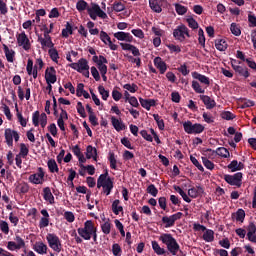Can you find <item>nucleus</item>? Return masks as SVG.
I'll return each instance as SVG.
<instances>
[{
    "label": "nucleus",
    "mask_w": 256,
    "mask_h": 256,
    "mask_svg": "<svg viewBox=\"0 0 256 256\" xmlns=\"http://www.w3.org/2000/svg\"><path fill=\"white\" fill-rule=\"evenodd\" d=\"M78 235H80L82 239H85V241H89L92 235L93 240L97 241V228L93 225V221L87 220L84 224V228L78 229Z\"/></svg>",
    "instance_id": "f257e3e1"
},
{
    "label": "nucleus",
    "mask_w": 256,
    "mask_h": 256,
    "mask_svg": "<svg viewBox=\"0 0 256 256\" xmlns=\"http://www.w3.org/2000/svg\"><path fill=\"white\" fill-rule=\"evenodd\" d=\"M108 175L109 172L101 174L97 180V188L101 189L102 187L103 193H106V195H110L113 189V181L109 177L107 178Z\"/></svg>",
    "instance_id": "f03ea898"
},
{
    "label": "nucleus",
    "mask_w": 256,
    "mask_h": 256,
    "mask_svg": "<svg viewBox=\"0 0 256 256\" xmlns=\"http://www.w3.org/2000/svg\"><path fill=\"white\" fill-rule=\"evenodd\" d=\"M160 239L164 245H167V249L171 254L177 255V251H179V244L171 234H163Z\"/></svg>",
    "instance_id": "7ed1b4c3"
},
{
    "label": "nucleus",
    "mask_w": 256,
    "mask_h": 256,
    "mask_svg": "<svg viewBox=\"0 0 256 256\" xmlns=\"http://www.w3.org/2000/svg\"><path fill=\"white\" fill-rule=\"evenodd\" d=\"M184 131L189 135L193 133H203L205 131V126L201 124H193L191 121H187L183 123Z\"/></svg>",
    "instance_id": "20e7f679"
},
{
    "label": "nucleus",
    "mask_w": 256,
    "mask_h": 256,
    "mask_svg": "<svg viewBox=\"0 0 256 256\" xmlns=\"http://www.w3.org/2000/svg\"><path fill=\"white\" fill-rule=\"evenodd\" d=\"M4 136L8 147H13V138L16 143L19 141V133L11 128L5 130Z\"/></svg>",
    "instance_id": "39448f33"
},
{
    "label": "nucleus",
    "mask_w": 256,
    "mask_h": 256,
    "mask_svg": "<svg viewBox=\"0 0 256 256\" xmlns=\"http://www.w3.org/2000/svg\"><path fill=\"white\" fill-rule=\"evenodd\" d=\"M47 241L53 251H56V253L61 252V242L59 241V237L55 236L54 234H48Z\"/></svg>",
    "instance_id": "423d86ee"
},
{
    "label": "nucleus",
    "mask_w": 256,
    "mask_h": 256,
    "mask_svg": "<svg viewBox=\"0 0 256 256\" xmlns=\"http://www.w3.org/2000/svg\"><path fill=\"white\" fill-rule=\"evenodd\" d=\"M224 179L229 183V185H235L236 187H239L241 185V179H243V173L238 172L233 176L225 175Z\"/></svg>",
    "instance_id": "0eeeda50"
},
{
    "label": "nucleus",
    "mask_w": 256,
    "mask_h": 256,
    "mask_svg": "<svg viewBox=\"0 0 256 256\" xmlns=\"http://www.w3.org/2000/svg\"><path fill=\"white\" fill-rule=\"evenodd\" d=\"M185 35L189 37V29H187L185 25L179 26L173 32V36L179 41H185Z\"/></svg>",
    "instance_id": "6e6552de"
},
{
    "label": "nucleus",
    "mask_w": 256,
    "mask_h": 256,
    "mask_svg": "<svg viewBox=\"0 0 256 256\" xmlns=\"http://www.w3.org/2000/svg\"><path fill=\"white\" fill-rule=\"evenodd\" d=\"M70 67L79 73H83V71H89V64H87V60L83 58L80 59L78 63L70 64Z\"/></svg>",
    "instance_id": "1a4fd4ad"
},
{
    "label": "nucleus",
    "mask_w": 256,
    "mask_h": 256,
    "mask_svg": "<svg viewBox=\"0 0 256 256\" xmlns=\"http://www.w3.org/2000/svg\"><path fill=\"white\" fill-rule=\"evenodd\" d=\"M18 45L20 47H23L25 51H29L31 49V43H29V38L27 37V34L25 32H22L17 37Z\"/></svg>",
    "instance_id": "9d476101"
},
{
    "label": "nucleus",
    "mask_w": 256,
    "mask_h": 256,
    "mask_svg": "<svg viewBox=\"0 0 256 256\" xmlns=\"http://www.w3.org/2000/svg\"><path fill=\"white\" fill-rule=\"evenodd\" d=\"M183 216V213L178 212L172 216H164L162 218V222L166 223V227H173V225H175V221L181 219V217Z\"/></svg>",
    "instance_id": "9b49d317"
},
{
    "label": "nucleus",
    "mask_w": 256,
    "mask_h": 256,
    "mask_svg": "<svg viewBox=\"0 0 256 256\" xmlns=\"http://www.w3.org/2000/svg\"><path fill=\"white\" fill-rule=\"evenodd\" d=\"M55 68L54 67H50V69H46L45 72V79L47 84L49 83H57V75L55 74Z\"/></svg>",
    "instance_id": "f8f14e48"
},
{
    "label": "nucleus",
    "mask_w": 256,
    "mask_h": 256,
    "mask_svg": "<svg viewBox=\"0 0 256 256\" xmlns=\"http://www.w3.org/2000/svg\"><path fill=\"white\" fill-rule=\"evenodd\" d=\"M235 63H236L235 60H233L231 62V65H232V68L234 69V71H236V73H238V75H241V77H245V79H247V77H249V70H247V67H242Z\"/></svg>",
    "instance_id": "ddd939ff"
},
{
    "label": "nucleus",
    "mask_w": 256,
    "mask_h": 256,
    "mask_svg": "<svg viewBox=\"0 0 256 256\" xmlns=\"http://www.w3.org/2000/svg\"><path fill=\"white\" fill-rule=\"evenodd\" d=\"M44 177L45 173H43V169L39 168L38 173L29 176V181L35 185H39V183H42Z\"/></svg>",
    "instance_id": "4468645a"
},
{
    "label": "nucleus",
    "mask_w": 256,
    "mask_h": 256,
    "mask_svg": "<svg viewBox=\"0 0 256 256\" xmlns=\"http://www.w3.org/2000/svg\"><path fill=\"white\" fill-rule=\"evenodd\" d=\"M120 46L124 51H131L134 57H139L141 55V52H139L138 48L135 47L134 45L127 44V43H120Z\"/></svg>",
    "instance_id": "2eb2a0df"
},
{
    "label": "nucleus",
    "mask_w": 256,
    "mask_h": 256,
    "mask_svg": "<svg viewBox=\"0 0 256 256\" xmlns=\"http://www.w3.org/2000/svg\"><path fill=\"white\" fill-rule=\"evenodd\" d=\"M114 37L115 39H118V41H127L128 43H131V41H133V36L125 32H116L114 33Z\"/></svg>",
    "instance_id": "dca6fc26"
},
{
    "label": "nucleus",
    "mask_w": 256,
    "mask_h": 256,
    "mask_svg": "<svg viewBox=\"0 0 256 256\" xmlns=\"http://www.w3.org/2000/svg\"><path fill=\"white\" fill-rule=\"evenodd\" d=\"M154 65L159 69L161 75L167 71V64L161 59V57H156L154 59Z\"/></svg>",
    "instance_id": "f3484780"
},
{
    "label": "nucleus",
    "mask_w": 256,
    "mask_h": 256,
    "mask_svg": "<svg viewBox=\"0 0 256 256\" xmlns=\"http://www.w3.org/2000/svg\"><path fill=\"white\" fill-rule=\"evenodd\" d=\"M228 169H230V171H232V173H235V171H241V170L245 169V164H243L242 162H238L237 160H233L228 165Z\"/></svg>",
    "instance_id": "a211bd4d"
},
{
    "label": "nucleus",
    "mask_w": 256,
    "mask_h": 256,
    "mask_svg": "<svg viewBox=\"0 0 256 256\" xmlns=\"http://www.w3.org/2000/svg\"><path fill=\"white\" fill-rule=\"evenodd\" d=\"M201 101H203L204 105L207 109H213L217 103H215V100L211 99L209 96L201 95L200 96Z\"/></svg>",
    "instance_id": "6ab92c4d"
},
{
    "label": "nucleus",
    "mask_w": 256,
    "mask_h": 256,
    "mask_svg": "<svg viewBox=\"0 0 256 256\" xmlns=\"http://www.w3.org/2000/svg\"><path fill=\"white\" fill-rule=\"evenodd\" d=\"M43 193L45 201H48L50 205H53V203H55V197L53 196V193H51V188H44Z\"/></svg>",
    "instance_id": "aec40b11"
},
{
    "label": "nucleus",
    "mask_w": 256,
    "mask_h": 256,
    "mask_svg": "<svg viewBox=\"0 0 256 256\" xmlns=\"http://www.w3.org/2000/svg\"><path fill=\"white\" fill-rule=\"evenodd\" d=\"M86 158L87 159H94L97 161V149L93 148V146L89 145L86 148Z\"/></svg>",
    "instance_id": "412c9836"
},
{
    "label": "nucleus",
    "mask_w": 256,
    "mask_h": 256,
    "mask_svg": "<svg viewBox=\"0 0 256 256\" xmlns=\"http://www.w3.org/2000/svg\"><path fill=\"white\" fill-rule=\"evenodd\" d=\"M140 105L144 109H147V111H149V109H151V107H155V100L154 99H143V98H140Z\"/></svg>",
    "instance_id": "4be33fe9"
},
{
    "label": "nucleus",
    "mask_w": 256,
    "mask_h": 256,
    "mask_svg": "<svg viewBox=\"0 0 256 256\" xmlns=\"http://www.w3.org/2000/svg\"><path fill=\"white\" fill-rule=\"evenodd\" d=\"M112 125L116 131H125V124L119 119L112 117L111 118Z\"/></svg>",
    "instance_id": "5701e85b"
},
{
    "label": "nucleus",
    "mask_w": 256,
    "mask_h": 256,
    "mask_svg": "<svg viewBox=\"0 0 256 256\" xmlns=\"http://www.w3.org/2000/svg\"><path fill=\"white\" fill-rule=\"evenodd\" d=\"M92 10L101 19H107V13H105L103 10H101V7H99L97 4H92Z\"/></svg>",
    "instance_id": "b1692460"
},
{
    "label": "nucleus",
    "mask_w": 256,
    "mask_h": 256,
    "mask_svg": "<svg viewBox=\"0 0 256 256\" xmlns=\"http://www.w3.org/2000/svg\"><path fill=\"white\" fill-rule=\"evenodd\" d=\"M149 5L154 13H161L163 11L157 0H149Z\"/></svg>",
    "instance_id": "393cba45"
},
{
    "label": "nucleus",
    "mask_w": 256,
    "mask_h": 256,
    "mask_svg": "<svg viewBox=\"0 0 256 256\" xmlns=\"http://www.w3.org/2000/svg\"><path fill=\"white\" fill-rule=\"evenodd\" d=\"M4 47V52L6 55V59L9 63H13V58L15 57V51L13 50H9V47H7V45H3Z\"/></svg>",
    "instance_id": "a878e982"
},
{
    "label": "nucleus",
    "mask_w": 256,
    "mask_h": 256,
    "mask_svg": "<svg viewBox=\"0 0 256 256\" xmlns=\"http://www.w3.org/2000/svg\"><path fill=\"white\" fill-rule=\"evenodd\" d=\"M192 77L194 78V79H198V81H200V83H204V85H209V78H207V76H205V75H202V74H199V73H197V72H194L193 74H192Z\"/></svg>",
    "instance_id": "bb28decb"
},
{
    "label": "nucleus",
    "mask_w": 256,
    "mask_h": 256,
    "mask_svg": "<svg viewBox=\"0 0 256 256\" xmlns=\"http://www.w3.org/2000/svg\"><path fill=\"white\" fill-rule=\"evenodd\" d=\"M215 47L218 51H225L227 49V42L223 39L215 40Z\"/></svg>",
    "instance_id": "cd10ccee"
},
{
    "label": "nucleus",
    "mask_w": 256,
    "mask_h": 256,
    "mask_svg": "<svg viewBox=\"0 0 256 256\" xmlns=\"http://www.w3.org/2000/svg\"><path fill=\"white\" fill-rule=\"evenodd\" d=\"M39 43L42 45V49H45V47H48L49 49H53L55 47V44H53V41L51 40H43V37H38Z\"/></svg>",
    "instance_id": "c85d7f7f"
},
{
    "label": "nucleus",
    "mask_w": 256,
    "mask_h": 256,
    "mask_svg": "<svg viewBox=\"0 0 256 256\" xmlns=\"http://www.w3.org/2000/svg\"><path fill=\"white\" fill-rule=\"evenodd\" d=\"M213 153H216V155H219L220 157H224V159H227V157L230 156L229 150L225 147L217 148L216 151H213Z\"/></svg>",
    "instance_id": "c756f323"
},
{
    "label": "nucleus",
    "mask_w": 256,
    "mask_h": 256,
    "mask_svg": "<svg viewBox=\"0 0 256 256\" xmlns=\"http://www.w3.org/2000/svg\"><path fill=\"white\" fill-rule=\"evenodd\" d=\"M233 219H236V221H240L243 223L245 219V210L239 209L235 214H232Z\"/></svg>",
    "instance_id": "7c9ffc66"
},
{
    "label": "nucleus",
    "mask_w": 256,
    "mask_h": 256,
    "mask_svg": "<svg viewBox=\"0 0 256 256\" xmlns=\"http://www.w3.org/2000/svg\"><path fill=\"white\" fill-rule=\"evenodd\" d=\"M48 168L51 173H59V167L57 166V162L53 159L48 161Z\"/></svg>",
    "instance_id": "2f4dec72"
},
{
    "label": "nucleus",
    "mask_w": 256,
    "mask_h": 256,
    "mask_svg": "<svg viewBox=\"0 0 256 256\" xmlns=\"http://www.w3.org/2000/svg\"><path fill=\"white\" fill-rule=\"evenodd\" d=\"M119 203H121L119 200H115L112 203V211L115 215H119L123 211V206H119Z\"/></svg>",
    "instance_id": "473e14b6"
},
{
    "label": "nucleus",
    "mask_w": 256,
    "mask_h": 256,
    "mask_svg": "<svg viewBox=\"0 0 256 256\" xmlns=\"http://www.w3.org/2000/svg\"><path fill=\"white\" fill-rule=\"evenodd\" d=\"M35 251L39 253L40 255H43V253H47V245L43 243H38L34 247Z\"/></svg>",
    "instance_id": "72a5a7b5"
},
{
    "label": "nucleus",
    "mask_w": 256,
    "mask_h": 256,
    "mask_svg": "<svg viewBox=\"0 0 256 256\" xmlns=\"http://www.w3.org/2000/svg\"><path fill=\"white\" fill-rule=\"evenodd\" d=\"M174 190H176L177 193H179V195H181V197L186 201V203H191L189 196H187V193H185V191H183V189H181V187L174 186Z\"/></svg>",
    "instance_id": "f704fd0d"
},
{
    "label": "nucleus",
    "mask_w": 256,
    "mask_h": 256,
    "mask_svg": "<svg viewBox=\"0 0 256 256\" xmlns=\"http://www.w3.org/2000/svg\"><path fill=\"white\" fill-rule=\"evenodd\" d=\"M152 248L155 253H157V255H165V249L161 248V246H159V243H157L156 241L152 242Z\"/></svg>",
    "instance_id": "c9c22d12"
},
{
    "label": "nucleus",
    "mask_w": 256,
    "mask_h": 256,
    "mask_svg": "<svg viewBox=\"0 0 256 256\" xmlns=\"http://www.w3.org/2000/svg\"><path fill=\"white\" fill-rule=\"evenodd\" d=\"M153 117H154L160 131H163L165 129V122L163 121V119H161L159 114H153Z\"/></svg>",
    "instance_id": "e433bc0d"
},
{
    "label": "nucleus",
    "mask_w": 256,
    "mask_h": 256,
    "mask_svg": "<svg viewBox=\"0 0 256 256\" xmlns=\"http://www.w3.org/2000/svg\"><path fill=\"white\" fill-rule=\"evenodd\" d=\"M214 235H215V233L213 232V230H207L203 234V239H204V241H207L208 243H211V241H213V239H214Z\"/></svg>",
    "instance_id": "4c0bfd02"
},
{
    "label": "nucleus",
    "mask_w": 256,
    "mask_h": 256,
    "mask_svg": "<svg viewBox=\"0 0 256 256\" xmlns=\"http://www.w3.org/2000/svg\"><path fill=\"white\" fill-rule=\"evenodd\" d=\"M202 163L204 167H206V169H209L210 171H213V169H215V164L207 159V157H202Z\"/></svg>",
    "instance_id": "58836bf2"
},
{
    "label": "nucleus",
    "mask_w": 256,
    "mask_h": 256,
    "mask_svg": "<svg viewBox=\"0 0 256 256\" xmlns=\"http://www.w3.org/2000/svg\"><path fill=\"white\" fill-rule=\"evenodd\" d=\"M16 191L18 193H27L29 191V185L27 183H20L16 186Z\"/></svg>",
    "instance_id": "ea45409f"
},
{
    "label": "nucleus",
    "mask_w": 256,
    "mask_h": 256,
    "mask_svg": "<svg viewBox=\"0 0 256 256\" xmlns=\"http://www.w3.org/2000/svg\"><path fill=\"white\" fill-rule=\"evenodd\" d=\"M48 53H49L50 59H52V61H54V63H57V60L59 59V52H57V49L51 48L48 51Z\"/></svg>",
    "instance_id": "a19ab883"
},
{
    "label": "nucleus",
    "mask_w": 256,
    "mask_h": 256,
    "mask_svg": "<svg viewBox=\"0 0 256 256\" xmlns=\"http://www.w3.org/2000/svg\"><path fill=\"white\" fill-rule=\"evenodd\" d=\"M69 33H70V35H73V29L71 27V24L69 22H67L66 29L62 30V36L69 37Z\"/></svg>",
    "instance_id": "79ce46f5"
},
{
    "label": "nucleus",
    "mask_w": 256,
    "mask_h": 256,
    "mask_svg": "<svg viewBox=\"0 0 256 256\" xmlns=\"http://www.w3.org/2000/svg\"><path fill=\"white\" fill-rule=\"evenodd\" d=\"M20 157H26L29 155V148L24 143L20 144V153L18 154Z\"/></svg>",
    "instance_id": "37998d69"
},
{
    "label": "nucleus",
    "mask_w": 256,
    "mask_h": 256,
    "mask_svg": "<svg viewBox=\"0 0 256 256\" xmlns=\"http://www.w3.org/2000/svg\"><path fill=\"white\" fill-rule=\"evenodd\" d=\"M221 117L226 121H232V119H235V114L231 113L230 111H225L221 113Z\"/></svg>",
    "instance_id": "c03bdc74"
},
{
    "label": "nucleus",
    "mask_w": 256,
    "mask_h": 256,
    "mask_svg": "<svg viewBox=\"0 0 256 256\" xmlns=\"http://www.w3.org/2000/svg\"><path fill=\"white\" fill-rule=\"evenodd\" d=\"M98 91H99L100 95L102 96V99L104 101H107V99L109 98V91L105 90V87H103V86H99Z\"/></svg>",
    "instance_id": "a18cd8bd"
},
{
    "label": "nucleus",
    "mask_w": 256,
    "mask_h": 256,
    "mask_svg": "<svg viewBox=\"0 0 256 256\" xmlns=\"http://www.w3.org/2000/svg\"><path fill=\"white\" fill-rule=\"evenodd\" d=\"M190 161L191 163H193V165H195V167H197V169L199 171H201L203 173V171H205V169L203 168V165H201L199 163V161L197 160V158H195L194 156H190Z\"/></svg>",
    "instance_id": "49530a36"
},
{
    "label": "nucleus",
    "mask_w": 256,
    "mask_h": 256,
    "mask_svg": "<svg viewBox=\"0 0 256 256\" xmlns=\"http://www.w3.org/2000/svg\"><path fill=\"white\" fill-rule=\"evenodd\" d=\"M176 13L178 15H185L187 13V7L181 5V4H175Z\"/></svg>",
    "instance_id": "de8ad7c7"
},
{
    "label": "nucleus",
    "mask_w": 256,
    "mask_h": 256,
    "mask_svg": "<svg viewBox=\"0 0 256 256\" xmlns=\"http://www.w3.org/2000/svg\"><path fill=\"white\" fill-rule=\"evenodd\" d=\"M0 229L5 235H9V224L6 221H0Z\"/></svg>",
    "instance_id": "09e8293b"
},
{
    "label": "nucleus",
    "mask_w": 256,
    "mask_h": 256,
    "mask_svg": "<svg viewBox=\"0 0 256 256\" xmlns=\"http://www.w3.org/2000/svg\"><path fill=\"white\" fill-rule=\"evenodd\" d=\"M230 31L236 37H239V35H241V29H239V27H237V24H235V23L231 24Z\"/></svg>",
    "instance_id": "8fccbe9b"
},
{
    "label": "nucleus",
    "mask_w": 256,
    "mask_h": 256,
    "mask_svg": "<svg viewBox=\"0 0 256 256\" xmlns=\"http://www.w3.org/2000/svg\"><path fill=\"white\" fill-rule=\"evenodd\" d=\"M241 103H242V109H245L247 107H253L255 105V102L251 101V100H247L245 98H241L240 99Z\"/></svg>",
    "instance_id": "3c124183"
},
{
    "label": "nucleus",
    "mask_w": 256,
    "mask_h": 256,
    "mask_svg": "<svg viewBox=\"0 0 256 256\" xmlns=\"http://www.w3.org/2000/svg\"><path fill=\"white\" fill-rule=\"evenodd\" d=\"M147 193L152 195V197H157V193H159V190H157L155 185L151 184L147 187Z\"/></svg>",
    "instance_id": "603ef678"
},
{
    "label": "nucleus",
    "mask_w": 256,
    "mask_h": 256,
    "mask_svg": "<svg viewBox=\"0 0 256 256\" xmlns=\"http://www.w3.org/2000/svg\"><path fill=\"white\" fill-rule=\"evenodd\" d=\"M87 2H85V0H79L76 4V8L78 9V11H85V9H87Z\"/></svg>",
    "instance_id": "864d4df0"
},
{
    "label": "nucleus",
    "mask_w": 256,
    "mask_h": 256,
    "mask_svg": "<svg viewBox=\"0 0 256 256\" xmlns=\"http://www.w3.org/2000/svg\"><path fill=\"white\" fill-rule=\"evenodd\" d=\"M84 91H85V85L83 83H79L76 89L77 97H82Z\"/></svg>",
    "instance_id": "5fc2aeb1"
},
{
    "label": "nucleus",
    "mask_w": 256,
    "mask_h": 256,
    "mask_svg": "<svg viewBox=\"0 0 256 256\" xmlns=\"http://www.w3.org/2000/svg\"><path fill=\"white\" fill-rule=\"evenodd\" d=\"M80 167H82V169H86L89 175H95V166L93 165L85 166L83 164H80Z\"/></svg>",
    "instance_id": "6e6d98bb"
},
{
    "label": "nucleus",
    "mask_w": 256,
    "mask_h": 256,
    "mask_svg": "<svg viewBox=\"0 0 256 256\" xmlns=\"http://www.w3.org/2000/svg\"><path fill=\"white\" fill-rule=\"evenodd\" d=\"M109 161L111 169H117V160L115 159V154L110 153Z\"/></svg>",
    "instance_id": "4d7b16f0"
},
{
    "label": "nucleus",
    "mask_w": 256,
    "mask_h": 256,
    "mask_svg": "<svg viewBox=\"0 0 256 256\" xmlns=\"http://www.w3.org/2000/svg\"><path fill=\"white\" fill-rule=\"evenodd\" d=\"M102 231L105 235H109L111 233V223L105 222L102 225Z\"/></svg>",
    "instance_id": "13d9d810"
},
{
    "label": "nucleus",
    "mask_w": 256,
    "mask_h": 256,
    "mask_svg": "<svg viewBox=\"0 0 256 256\" xmlns=\"http://www.w3.org/2000/svg\"><path fill=\"white\" fill-rule=\"evenodd\" d=\"M140 135L145 139L146 141H149L150 143H153V137L147 133V130H142L140 132Z\"/></svg>",
    "instance_id": "bf43d9fd"
},
{
    "label": "nucleus",
    "mask_w": 256,
    "mask_h": 256,
    "mask_svg": "<svg viewBox=\"0 0 256 256\" xmlns=\"http://www.w3.org/2000/svg\"><path fill=\"white\" fill-rule=\"evenodd\" d=\"M192 87L196 93H205V90L201 88V85H199V82L197 81L192 82Z\"/></svg>",
    "instance_id": "052dcab7"
},
{
    "label": "nucleus",
    "mask_w": 256,
    "mask_h": 256,
    "mask_svg": "<svg viewBox=\"0 0 256 256\" xmlns=\"http://www.w3.org/2000/svg\"><path fill=\"white\" fill-rule=\"evenodd\" d=\"M91 74H92V77H94L95 81H100L101 80V76L99 75V71L97 70V68H95V66L91 67Z\"/></svg>",
    "instance_id": "680f3d73"
},
{
    "label": "nucleus",
    "mask_w": 256,
    "mask_h": 256,
    "mask_svg": "<svg viewBox=\"0 0 256 256\" xmlns=\"http://www.w3.org/2000/svg\"><path fill=\"white\" fill-rule=\"evenodd\" d=\"M187 23H188L189 27H191V29H198L199 28V24L193 18H188Z\"/></svg>",
    "instance_id": "e2e57ef3"
},
{
    "label": "nucleus",
    "mask_w": 256,
    "mask_h": 256,
    "mask_svg": "<svg viewBox=\"0 0 256 256\" xmlns=\"http://www.w3.org/2000/svg\"><path fill=\"white\" fill-rule=\"evenodd\" d=\"M64 217L68 223H73V221H75V215L73 212H65Z\"/></svg>",
    "instance_id": "0e129e2a"
},
{
    "label": "nucleus",
    "mask_w": 256,
    "mask_h": 256,
    "mask_svg": "<svg viewBox=\"0 0 256 256\" xmlns=\"http://www.w3.org/2000/svg\"><path fill=\"white\" fill-rule=\"evenodd\" d=\"M39 116H40L39 111H36L32 116V122L34 127H39Z\"/></svg>",
    "instance_id": "69168bd1"
},
{
    "label": "nucleus",
    "mask_w": 256,
    "mask_h": 256,
    "mask_svg": "<svg viewBox=\"0 0 256 256\" xmlns=\"http://www.w3.org/2000/svg\"><path fill=\"white\" fill-rule=\"evenodd\" d=\"M204 121L206 123H213L215 120L213 119V116L207 112H204L202 115Z\"/></svg>",
    "instance_id": "338daca9"
},
{
    "label": "nucleus",
    "mask_w": 256,
    "mask_h": 256,
    "mask_svg": "<svg viewBox=\"0 0 256 256\" xmlns=\"http://www.w3.org/2000/svg\"><path fill=\"white\" fill-rule=\"evenodd\" d=\"M40 125H41V127H42L43 129H44V127L47 126V114L42 113V114L40 115Z\"/></svg>",
    "instance_id": "774afa93"
}]
</instances>
